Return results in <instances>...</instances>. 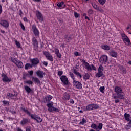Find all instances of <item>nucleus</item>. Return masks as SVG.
I'll return each mask as SVG.
<instances>
[{
	"mask_svg": "<svg viewBox=\"0 0 131 131\" xmlns=\"http://www.w3.org/2000/svg\"><path fill=\"white\" fill-rule=\"evenodd\" d=\"M21 110H23L25 113H26L28 116H31V118L32 119H34V120H36L38 123H40L42 121V119L40 118V117L37 115L36 114H31L30 113V112L28 111L27 109H25L24 107H20Z\"/></svg>",
	"mask_w": 131,
	"mask_h": 131,
	"instance_id": "1",
	"label": "nucleus"
},
{
	"mask_svg": "<svg viewBox=\"0 0 131 131\" xmlns=\"http://www.w3.org/2000/svg\"><path fill=\"white\" fill-rule=\"evenodd\" d=\"M115 92L116 93L117 95L115 94H113L114 99H121V100H124V93L122 92V89L119 86H116L115 88Z\"/></svg>",
	"mask_w": 131,
	"mask_h": 131,
	"instance_id": "2",
	"label": "nucleus"
},
{
	"mask_svg": "<svg viewBox=\"0 0 131 131\" xmlns=\"http://www.w3.org/2000/svg\"><path fill=\"white\" fill-rule=\"evenodd\" d=\"M82 61L84 63L83 65L86 67L87 70H92V69L95 71L97 70V68H96V67L94 64L90 66V64L86 62L84 59H83Z\"/></svg>",
	"mask_w": 131,
	"mask_h": 131,
	"instance_id": "3",
	"label": "nucleus"
},
{
	"mask_svg": "<svg viewBox=\"0 0 131 131\" xmlns=\"http://www.w3.org/2000/svg\"><path fill=\"white\" fill-rule=\"evenodd\" d=\"M103 71L104 69H103V66H102V65H100L98 68V72L95 75L96 77L100 78V77H102V76H104L105 75L103 74Z\"/></svg>",
	"mask_w": 131,
	"mask_h": 131,
	"instance_id": "4",
	"label": "nucleus"
},
{
	"mask_svg": "<svg viewBox=\"0 0 131 131\" xmlns=\"http://www.w3.org/2000/svg\"><path fill=\"white\" fill-rule=\"evenodd\" d=\"M100 106L98 105V104H89L86 107V110L85 111H91V110H95V109H99Z\"/></svg>",
	"mask_w": 131,
	"mask_h": 131,
	"instance_id": "5",
	"label": "nucleus"
},
{
	"mask_svg": "<svg viewBox=\"0 0 131 131\" xmlns=\"http://www.w3.org/2000/svg\"><path fill=\"white\" fill-rule=\"evenodd\" d=\"M73 86L77 89V90H81L82 89V84L81 82L76 81V80H74L73 82Z\"/></svg>",
	"mask_w": 131,
	"mask_h": 131,
	"instance_id": "6",
	"label": "nucleus"
},
{
	"mask_svg": "<svg viewBox=\"0 0 131 131\" xmlns=\"http://www.w3.org/2000/svg\"><path fill=\"white\" fill-rule=\"evenodd\" d=\"M1 77L3 82H11V81H12V79L8 77L7 74L4 73L1 74Z\"/></svg>",
	"mask_w": 131,
	"mask_h": 131,
	"instance_id": "7",
	"label": "nucleus"
},
{
	"mask_svg": "<svg viewBox=\"0 0 131 131\" xmlns=\"http://www.w3.org/2000/svg\"><path fill=\"white\" fill-rule=\"evenodd\" d=\"M19 123L20 125H22V126H24V125H27V124L30 123V119L28 118H23Z\"/></svg>",
	"mask_w": 131,
	"mask_h": 131,
	"instance_id": "8",
	"label": "nucleus"
},
{
	"mask_svg": "<svg viewBox=\"0 0 131 131\" xmlns=\"http://www.w3.org/2000/svg\"><path fill=\"white\" fill-rule=\"evenodd\" d=\"M32 29L35 36H36V37H38V36H39V31L38 30V29L36 28V25H35V24L32 25Z\"/></svg>",
	"mask_w": 131,
	"mask_h": 131,
	"instance_id": "9",
	"label": "nucleus"
},
{
	"mask_svg": "<svg viewBox=\"0 0 131 131\" xmlns=\"http://www.w3.org/2000/svg\"><path fill=\"white\" fill-rule=\"evenodd\" d=\"M99 62H100L101 64H104V65H105L106 63L108 62V56L106 55H102L99 59Z\"/></svg>",
	"mask_w": 131,
	"mask_h": 131,
	"instance_id": "10",
	"label": "nucleus"
},
{
	"mask_svg": "<svg viewBox=\"0 0 131 131\" xmlns=\"http://www.w3.org/2000/svg\"><path fill=\"white\" fill-rule=\"evenodd\" d=\"M60 80L63 83V85H68L70 83L68 78L65 75H63L60 77Z\"/></svg>",
	"mask_w": 131,
	"mask_h": 131,
	"instance_id": "11",
	"label": "nucleus"
},
{
	"mask_svg": "<svg viewBox=\"0 0 131 131\" xmlns=\"http://www.w3.org/2000/svg\"><path fill=\"white\" fill-rule=\"evenodd\" d=\"M0 24L4 28H8V27L10 26V24H9V21L5 20V19H1L0 20Z\"/></svg>",
	"mask_w": 131,
	"mask_h": 131,
	"instance_id": "12",
	"label": "nucleus"
},
{
	"mask_svg": "<svg viewBox=\"0 0 131 131\" xmlns=\"http://www.w3.org/2000/svg\"><path fill=\"white\" fill-rule=\"evenodd\" d=\"M36 15L38 19L39 20V22H42L43 21V17H42V14L39 11H36Z\"/></svg>",
	"mask_w": 131,
	"mask_h": 131,
	"instance_id": "13",
	"label": "nucleus"
},
{
	"mask_svg": "<svg viewBox=\"0 0 131 131\" xmlns=\"http://www.w3.org/2000/svg\"><path fill=\"white\" fill-rule=\"evenodd\" d=\"M44 103H48L47 104L48 107V111H50V95L46 96L43 99Z\"/></svg>",
	"mask_w": 131,
	"mask_h": 131,
	"instance_id": "14",
	"label": "nucleus"
},
{
	"mask_svg": "<svg viewBox=\"0 0 131 131\" xmlns=\"http://www.w3.org/2000/svg\"><path fill=\"white\" fill-rule=\"evenodd\" d=\"M31 62L32 66H36L39 63V59L38 58H34L31 59Z\"/></svg>",
	"mask_w": 131,
	"mask_h": 131,
	"instance_id": "15",
	"label": "nucleus"
},
{
	"mask_svg": "<svg viewBox=\"0 0 131 131\" xmlns=\"http://www.w3.org/2000/svg\"><path fill=\"white\" fill-rule=\"evenodd\" d=\"M36 74H37V76H38V77H40V78H43V76H45V75H46V74L45 73V72H43V71H40V70H38L36 72Z\"/></svg>",
	"mask_w": 131,
	"mask_h": 131,
	"instance_id": "16",
	"label": "nucleus"
},
{
	"mask_svg": "<svg viewBox=\"0 0 131 131\" xmlns=\"http://www.w3.org/2000/svg\"><path fill=\"white\" fill-rule=\"evenodd\" d=\"M7 97H9L11 100H15L17 95L14 94L13 93H8L7 94Z\"/></svg>",
	"mask_w": 131,
	"mask_h": 131,
	"instance_id": "17",
	"label": "nucleus"
},
{
	"mask_svg": "<svg viewBox=\"0 0 131 131\" xmlns=\"http://www.w3.org/2000/svg\"><path fill=\"white\" fill-rule=\"evenodd\" d=\"M24 89H25V91H26V93H27V94H30V93H33V90H32V89H31V88H30V87H29L27 85H25Z\"/></svg>",
	"mask_w": 131,
	"mask_h": 131,
	"instance_id": "18",
	"label": "nucleus"
},
{
	"mask_svg": "<svg viewBox=\"0 0 131 131\" xmlns=\"http://www.w3.org/2000/svg\"><path fill=\"white\" fill-rule=\"evenodd\" d=\"M32 80L35 83V84H40V80L37 77H32Z\"/></svg>",
	"mask_w": 131,
	"mask_h": 131,
	"instance_id": "19",
	"label": "nucleus"
},
{
	"mask_svg": "<svg viewBox=\"0 0 131 131\" xmlns=\"http://www.w3.org/2000/svg\"><path fill=\"white\" fill-rule=\"evenodd\" d=\"M57 6L59 9H64L66 7V5L64 4V2H59L57 4Z\"/></svg>",
	"mask_w": 131,
	"mask_h": 131,
	"instance_id": "20",
	"label": "nucleus"
},
{
	"mask_svg": "<svg viewBox=\"0 0 131 131\" xmlns=\"http://www.w3.org/2000/svg\"><path fill=\"white\" fill-rule=\"evenodd\" d=\"M73 73H74V74H75V75H76V76H77V77H79V78H82V75H81V74H80V73L77 72V70H76V69H73Z\"/></svg>",
	"mask_w": 131,
	"mask_h": 131,
	"instance_id": "21",
	"label": "nucleus"
},
{
	"mask_svg": "<svg viewBox=\"0 0 131 131\" xmlns=\"http://www.w3.org/2000/svg\"><path fill=\"white\" fill-rule=\"evenodd\" d=\"M63 100H65L66 101H68V100H69L70 99V95H69V94L66 92L63 94Z\"/></svg>",
	"mask_w": 131,
	"mask_h": 131,
	"instance_id": "22",
	"label": "nucleus"
},
{
	"mask_svg": "<svg viewBox=\"0 0 131 131\" xmlns=\"http://www.w3.org/2000/svg\"><path fill=\"white\" fill-rule=\"evenodd\" d=\"M32 41L33 42V46H38V41H37L35 37H33L32 38Z\"/></svg>",
	"mask_w": 131,
	"mask_h": 131,
	"instance_id": "23",
	"label": "nucleus"
},
{
	"mask_svg": "<svg viewBox=\"0 0 131 131\" xmlns=\"http://www.w3.org/2000/svg\"><path fill=\"white\" fill-rule=\"evenodd\" d=\"M50 112H54V111L55 112H59L60 110L54 106H50Z\"/></svg>",
	"mask_w": 131,
	"mask_h": 131,
	"instance_id": "24",
	"label": "nucleus"
},
{
	"mask_svg": "<svg viewBox=\"0 0 131 131\" xmlns=\"http://www.w3.org/2000/svg\"><path fill=\"white\" fill-rule=\"evenodd\" d=\"M24 83L25 84H28V85H31V86L33 85V82L30 80L24 81Z\"/></svg>",
	"mask_w": 131,
	"mask_h": 131,
	"instance_id": "25",
	"label": "nucleus"
},
{
	"mask_svg": "<svg viewBox=\"0 0 131 131\" xmlns=\"http://www.w3.org/2000/svg\"><path fill=\"white\" fill-rule=\"evenodd\" d=\"M124 117L125 120H126L127 121H129L130 120V119H129L130 118V115L129 114L125 113L124 114Z\"/></svg>",
	"mask_w": 131,
	"mask_h": 131,
	"instance_id": "26",
	"label": "nucleus"
},
{
	"mask_svg": "<svg viewBox=\"0 0 131 131\" xmlns=\"http://www.w3.org/2000/svg\"><path fill=\"white\" fill-rule=\"evenodd\" d=\"M16 65L18 68H23V62L20 60H18Z\"/></svg>",
	"mask_w": 131,
	"mask_h": 131,
	"instance_id": "27",
	"label": "nucleus"
},
{
	"mask_svg": "<svg viewBox=\"0 0 131 131\" xmlns=\"http://www.w3.org/2000/svg\"><path fill=\"white\" fill-rule=\"evenodd\" d=\"M110 54L111 56H112L113 57V58H116V57H117V52L115 51L110 52Z\"/></svg>",
	"mask_w": 131,
	"mask_h": 131,
	"instance_id": "28",
	"label": "nucleus"
},
{
	"mask_svg": "<svg viewBox=\"0 0 131 131\" xmlns=\"http://www.w3.org/2000/svg\"><path fill=\"white\" fill-rule=\"evenodd\" d=\"M29 68H32V64H31L30 63H26L25 66V69L27 70Z\"/></svg>",
	"mask_w": 131,
	"mask_h": 131,
	"instance_id": "29",
	"label": "nucleus"
},
{
	"mask_svg": "<svg viewBox=\"0 0 131 131\" xmlns=\"http://www.w3.org/2000/svg\"><path fill=\"white\" fill-rule=\"evenodd\" d=\"M120 69H121V71L124 74H126V69L124 68L123 66L120 67Z\"/></svg>",
	"mask_w": 131,
	"mask_h": 131,
	"instance_id": "30",
	"label": "nucleus"
},
{
	"mask_svg": "<svg viewBox=\"0 0 131 131\" xmlns=\"http://www.w3.org/2000/svg\"><path fill=\"white\" fill-rule=\"evenodd\" d=\"M15 43L18 49H21V44H20V42L18 41L17 40H15Z\"/></svg>",
	"mask_w": 131,
	"mask_h": 131,
	"instance_id": "31",
	"label": "nucleus"
},
{
	"mask_svg": "<svg viewBox=\"0 0 131 131\" xmlns=\"http://www.w3.org/2000/svg\"><path fill=\"white\" fill-rule=\"evenodd\" d=\"M103 128V124L102 123H99L98 126H97V131H100Z\"/></svg>",
	"mask_w": 131,
	"mask_h": 131,
	"instance_id": "32",
	"label": "nucleus"
},
{
	"mask_svg": "<svg viewBox=\"0 0 131 131\" xmlns=\"http://www.w3.org/2000/svg\"><path fill=\"white\" fill-rule=\"evenodd\" d=\"M83 77L84 80H87V79H89V78H90V75H89L88 73H85V75L83 76Z\"/></svg>",
	"mask_w": 131,
	"mask_h": 131,
	"instance_id": "33",
	"label": "nucleus"
},
{
	"mask_svg": "<svg viewBox=\"0 0 131 131\" xmlns=\"http://www.w3.org/2000/svg\"><path fill=\"white\" fill-rule=\"evenodd\" d=\"M2 103L4 106H9L10 105V102L7 100H3L2 101Z\"/></svg>",
	"mask_w": 131,
	"mask_h": 131,
	"instance_id": "34",
	"label": "nucleus"
},
{
	"mask_svg": "<svg viewBox=\"0 0 131 131\" xmlns=\"http://www.w3.org/2000/svg\"><path fill=\"white\" fill-rule=\"evenodd\" d=\"M11 61L16 65V64L18 63V60H17V58H14V57H11Z\"/></svg>",
	"mask_w": 131,
	"mask_h": 131,
	"instance_id": "35",
	"label": "nucleus"
},
{
	"mask_svg": "<svg viewBox=\"0 0 131 131\" xmlns=\"http://www.w3.org/2000/svg\"><path fill=\"white\" fill-rule=\"evenodd\" d=\"M64 38H65V39H66L67 40V41H69L72 40V38L71 36H69L67 35H66L64 36Z\"/></svg>",
	"mask_w": 131,
	"mask_h": 131,
	"instance_id": "36",
	"label": "nucleus"
},
{
	"mask_svg": "<svg viewBox=\"0 0 131 131\" xmlns=\"http://www.w3.org/2000/svg\"><path fill=\"white\" fill-rule=\"evenodd\" d=\"M102 48L103 50H106V51H109L110 50V47H109V46L107 45H104L102 47Z\"/></svg>",
	"mask_w": 131,
	"mask_h": 131,
	"instance_id": "37",
	"label": "nucleus"
},
{
	"mask_svg": "<svg viewBox=\"0 0 131 131\" xmlns=\"http://www.w3.org/2000/svg\"><path fill=\"white\" fill-rule=\"evenodd\" d=\"M85 123H86V120H85L84 118H83L82 121L80 122L79 124L81 125H83Z\"/></svg>",
	"mask_w": 131,
	"mask_h": 131,
	"instance_id": "38",
	"label": "nucleus"
},
{
	"mask_svg": "<svg viewBox=\"0 0 131 131\" xmlns=\"http://www.w3.org/2000/svg\"><path fill=\"white\" fill-rule=\"evenodd\" d=\"M69 74L71 76V78H72L73 81H74V80H75V77H74V74H73V73H72L71 72H69Z\"/></svg>",
	"mask_w": 131,
	"mask_h": 131,
	"instance_id": "39",
	"label": "nucleus"
},
{
	"mask_svg": "<svg viewBox=\"0 0 131 131\" xmlns=\"http://www.w3.org/2000/svg\"><path fill=\"white\" fill-rule=\"evenodd\" d=\"M91 127H92V128H93L94 129H96V130H98V126H97V125H96V124L93 123L91 125Z\"/></svg>",
	"mask_w": 131,
	"mask_h": 131,
	"instance_id": "40",
	"label": "nucleus"
},
{
	"mask_svg": "<svg viewBox=\"0 0 131 131\" xmlns=\"http://www.w3.org/2000/svg\"><path fill=\"white\" fill-rule=\"evenodd\" d=\"M123 41H124V42H127V43L129 44L130 43V40H129V38H128V37H127L125 39H124Z\"/></svg>",
	"mask_w": 131,
	"mask_h": 131,
	"instance_id": "41",
	"label": "nucleus"
},
{
	"mask_svg": "<svg viewBox=\"0 0 131 131\" xmlns=\"http://www.w3.org/2000/svg\"><path fill=\"white\" fill-rule=\"evenodd\" d=\"M19 25L21 28V29L23 30V31H25V27L24 26V25L22 24V22H20L19 23Z\"/></svg>",
	"mask_w": 131,
	"mask_h": 131,
	"instance_id": "42",
	"label": "nucleus"
},
{
	"mask_svg": "<svg viewBox=\"0 0 131 131\" xmlns=\"http://www.w3.org/2000/svg\"><path fill=\"white\" fill-rule=\"evenodd\" d=\"M44 55L46 56V58H47L48 60H50V54H49V53L47 52H44Z\"/></svg>",
	"mask_w": 131,
	"mask_h": 131,
	"instance_id": "43",
	"label": "nucleus"
},
{
	"mask_svg": "<svg viewBox=\"0 0 131 131\" xmlns=\"http://www.w3.org/2000/svg\"><path fill=\"white\" fill-rule=\"evenodd\" d=\"M121 36H122V38L123 39V40L124 39H125V38H127V36H126V35H125V34H121Z\"/></svg>",
	"mask_w": 131,
	"mask_h": 131,
	"instance_id": "44",
	"label": "nucleus"
},
{
	"mask_svg": "<svg viewBox=\"0 0 131 131\" xmlns=\"http://www.w3.org/2000/svg\"><path fill=\"white\" fill-rule=\"evenodd\" d=\"M99 3L100 5H104L106 3V0H99Z\"/></svg>",
	"mask_w": 131,
	"mask_h": 131,
	"instance_id": "45",
	"label": "nucleus"
},
{
	"mask_svg": "<svg viewBox=\"0 0 131 131\" xmlns=\"http://www.w3.org/2000/svg\"><path fill=\"white\" fill-rule=\"evenodd\" d=\"M92 6L95 10H99V6L96 4H92Z\"/></svg>",
	"mask_w": 131,
	"mask_h": 131,
	"instance_id": "46",
	"label": "nucleus"
},
{
	"mask_svg": "<svg viewBox=\"0 0 131 131\" xmlns=\"http://www.w3.org/2000/svg\"><path fill=\"white\" fill-rule=\"evenodd\" d=\"M88 12L89 15H93V14H94V11H93V10H92V9H90Z\"/></svg>",
	"mask_w": 131,
	"mask_h": 131,
	"instance_id": "47",
	"label": "nucleus"
},
{
	"mask_svg": "<svg viewBox=\"0 0 131 131\" xmlns=\"http://www.w3.org/2000/svg\"><path fill=\"white\" fill-rule=\"evenodd\" d=\"M80 15L79 13H77V12H74V16L75 17V18H79L80 17Z\"/></svg>",
	"mask_w": 131,
	"mask_h": 131,
	"instance_id": "48",
	"label": "nucleus"
},
{
	"mask_svg": "<svg viewBox=\"0 0 131 131\" xmlns=\"http://www.w3.org/2000/svg\"><path fill=\"white\" fill-rule=\"evenodd\" d=\"M104 90H105V86H101L99 88V90L101 93H104Z\"/></svg>",
	"mask_w": 131,
	"mask_h": 131,
	"instance_id": "49",
	"label": "nucleus"
},
{
	"mask_svg": "<svg viewBox=\"0 0 131 131\" xmlns=\"http://www.w3.org/2000/svg\"><path fill=\"white\" fill-rule=\"evenodd\" d=\"M57 74L58 75H59V76H61L63 74V71H58Z\"/></svg>",
	"mask_w": 131,
	"mask_h": 131,
	"instance_id": "50",
	"label": "nucleus"
},
{
	"mask_svg": "<svg viewBox=\"0 0 131 131\" xmlns=\"http://www.w3.org/2000/svg\"><path fill=\"white\" fill-rule=\"evenodd\" d=\"M19 15L20 17H22V15H23V12L22 11V10L20 9L19 11Z\"/></svg>",
	"mask_w": 131,
	"mask_h": 131,
	"instance_id": "51",
	"label": "nucleus"
},
{
	"mask_svg": "<svg viewBox=\"0 0 131 131\" xmlns=\"http://www.w3.org/2000/svg\"><path fill=\"white\" fill-rule=\"evenodd\" d=\"M34 47V51H36V52L37 51V49L38 48V45L33 46Z\"/></svg>",
	"mask_w": 131,
	"mask_h": 131,
	"instance_id": "52",
	"label": "nucleus"
},
{
	"mask_svg": "<svg viewBox=\"0 0 131 131\" xmlns=\"http://www.w3.org/2000/svg\"><path fill=\"white\" fill-rule=\"evenodd\" d=\"M26 131H31V127H30L29 126H27L26 128Z\"/></svg>",
	"mask_w": 131,
	"mask_h": 131,
	"instance_id": "53",
	"label": "nucleus"
},
{
	"mask_svg": "<svg viewBox=\"0 0 131 131\" xmlns=\"http://www.w3.org/2000/svg\"><path fill=\"white\" fill-rule=\"evenodd\" d=\"M115 99V103H116V104H117V103H119V102H120V100H119V99H118V98Z\"/></svg>",
	"mask_w": 131,
	"mask_h": 131,
	"instance_id": "54",
	"label": "nucleus"
},
{
	"mask_svg": "<svg viewBox=\"0 0 131 131\" xmlns=\"http://www.w3.org/2000/svg\"><path fill=\"white\" fill-rule=\"evenodd\" d=\"M55 54H59L60 53V51H59V49H56L55 50Z\"/></svg>",
	"mask_w": 131,
	"mask_h": 131,
	"instance_id": "55",
	"label": "nucleus"
},
{
	"mask_svg": "<svg viewBox=\"0 0 131 131\" xmlns=\"http://www.w3.org/2000/svg\"><path fill=\"white\" fill-rule=\"evenodd\" d=\"M3 12V7L0 5V15L2 14Z\"/></svg>",
	"mask_w": 131,
	"mask_h": 131,
	"instance_id": "56",
	"label": "nucleus"
},
{
	"mask_svg": "<svg viewBox=\"0 0 131 131\" xmlns=\"http://www.w3.org/2000/svg\"><path fill=\"white\" fill-rule=\"evenodd\" d=\"M28 73L30 75H32L33 74V71H28Z\"/></svg>",
	"mask_w": 131,
	"mask_h": 131,
	"instance_id": "57",
	"label": "nucleus"
},
{
	"mask_svg": "<svg viewBox=\"0 0 131 131\" xmlns=\"http://www.w3.org/2000/svg\"><path fill=\"white\" fill-rule=\"evenodd\" d=\"M23 20L24 22H28V19H27V17H24Z\"/></svg>",
	"mask_w": 131,
	"mask_h": 131,
	"instance_id": "58",
	"label": "nucleus"
},
{
	"mask_svg": "<svg viewBox=\"0 0 131 131\" xmlns=\"http://www.w3.org/2000/svg\"><path fill=\"white\" fill-rule=\"evenodd\" d=\"M97 10H98V11L99 12H100L101 13H103L104 12V10L102 9H101V8H99V9H97Z\"/></svg>",
	"mask_w": 131,
	"mask_h": 131,
	"instance_id": "59",
	"label": "nucleus"
},
{
	"mask_svg": "<svg viewBox=\"0 0 131 131\" xmlns=\"http://www.w3.org/2000/svg\"><path fill=\"white\" fill-rule=\"evenodd\" d=\"M43 64L45 66H48V62L47 61H43Z\"/></svg>",
	"mask_w": 131,
	"mask_h": 131,
	"instance_id": "60",
	"label": "nucleus"
},
{
	"mask_svg": "<svg viewBox=\"0 0 131 131\" xmlns=\"http://www.w3.org/2000/svg\"><path fill=\"white\" fill-rule=\"evenodd\" d=\"M58 58H61V53L60 52L59 53L56 54Z\"/></svg>",
	"mask_w": 131,
	"mask_h": 131,
	"instance_id": "61",
	"label": "nucleus"
},
{
	"mask_svg": "<svg viewBox=\"0 0 131 131\" xmlns=\"http://www.w3.org/2000/svg\"><path fill=\"white\" fill-rule=\"evenodd\" d=\"M70 103L71 104H74V101L73 100V99H71V100H70Z\"/></svg>",
	"mask_w": 131,
	"mask_h": 131,
	"instance_id": "62",
	"label": "nucleus"
},
{
	"mask_svg": "<svg viewBox=\"0 0 131 131\" xmlns=\"http://www.w3.org/2000/svg\"><path fill=\"white\" fill-rule=\"evenodd\" d=\"M50 61H51L52 62L53 61V57L51 55H50Z\"/></svg>",
	"mask_w": 131,
	"mask_h": 131,
	"instance_id": "63",
	"label": "nucleus"
},
{
	"mask_svg": "<svg viewBox=\"0 0 131 131\" xmlns=\"http://www.w3.org/2000/svg\"><path fill=\"white\" fill-rule=\"evenodd\" d=\"M53 105H54V102H50V107H53Z\"/></svg>",
	"mask_w": 131,
	"mask_h": 131,
	"instance_id": "64",
	"label": "nucleus"
}]
</instances>
